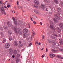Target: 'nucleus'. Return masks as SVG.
Returning <instances> with one entry per match:
<instances>
[{
	"label": "nucleus",
	"instance_id": "nucleus-1",
	"mask_svg": "<svg viewBox=\"0 0 63 63\" xmlns=\"http://www.w3.org/2000/svg\"><path fill=\"white\" fill-rule=\"evenodd\" d=\"M14 30L15 32V33H16L17 34L18 33V32L20 31V30L19 28H14Z\"/></svg>",
	"mask_w": 63,
	"mask_h": 63
},
{
	"label": "nucleus",
	"instance_id": "nucleus-2",
	"mask_svg": "<svg viewBox=\"0 0 63 63\" xmlns=\"http://www.w3.org/2000/svg\"><path fill=\"white\" fill-rule=\"evenodd\" d=\"M1 8L0 9V10H1V11L2 12H4V15H7V14L5 12V11L4 10V7L2 6H1Z\"/></svg>",
	"mask_w": 63,
	"mask_h": 63
},
{
	"label": "nucleus",
	"instance_id": "nucleus-3",
	"mask_svg": "<svg viewBox=\"0 0 63 63\" xmlns=\"http://www.w3.org/2000/svg\"><path fill=\"white\" fill-rule=\"evenodd\" d=\"M50 27L52 29H54V27L53 26V23H52V22L51 21L50 22Z\"/></svg>",
	"mask_w": 63,
	"mask_h": 63
},
{
	"label": "nucleus",
	"instance_id": "nucleus-4",
	"mask_svg": "<svg viewBox=\"0 0 63 63\" xmlns=\"http://www.w3.org/2000/svg\"><path fill=\"white\" fill-rule=\"evenodd\" d=\"M4 47L6 48H8L10 47V44L9 43L5 44V45Z\"/></svg>",
	"mask_w": 63,
	"mask_h": 63
},
{
	"label": "nucleus",
	"instance_id": "nucleus-5",
	"mask_svg": "<svg viewBox=\"0 0 63 63\" xmlns=\"http://www.w3.org/2000/svg\"><path fill=\"white\" fill-rule=\"evenodd\" d=\"M23 32L24 34H26L28 32V30L27 29H25L23 30Z\"/></svg>",
	"mask_w": 63,
	"mask_h": 63
},
{
	"label": "nucleus",
	"instance_id": "nucleus-6",
	"mask_svg": "<svg viewBox=\"0 0 63 63\" xmlns=\"http://www.w3.org/2000/svg\"><path fill=\"white\" fill-rule=\"evenodd\" d=\"M13 51V50L12 48H10L9 49V52L10 54H12V52Z\"/></svg>",
	"mask_w": 63,
	"mask_h": 63
},
{
	"label": "nucleus",
	"instance_id": "nucleus-7",
	"mask_svg": "<svg viewBox=\"0 0 63 63\" xmlns=\"http://www.w3.org/2000/svg\"><path fill=\"white\" fill-rule=\"evenodd\" d=\"M60 27L61 28H63V24L62 23H60L59 24Z\"/></svg>",
	"mask_w": 63,
	"mask_h": 63
},
{
	"label": "nucleus",
	"instance_id": "nucleus-8",
	"mask_svg": "<svg viewBox=\"0 0 63 63\" xmlns=\"http://www.w3.org/2000/svg\"><path fill=\"white\" fill-rule=\"evenodd\" d=\"M52 44L54 46L56 44V41L55 40H53L52 41Z\"/></svg>",
	"mask_w": 63,
	"mask_h": 63
},
{
	"label": "nucleus",
	"instance_id": "nucleus-9",
	"mask_svg": "<svg viewBox=\"0 0 63 63\" xmlns=\"http://www.w3.org/2000/svg\"><path fill=\"white\" fill-rule=\"evenodd\" d=\"M54 56H55V55L52 54H50L49 55L50 58H53V57H54Z\"/></svg>",
	"mask_w": 63,
	"mask_h": 63
},
{
	"label": "nucleus",
	"instance_id": "nucleus-10",
	"mask_svg": "<svg viewBox=\"0 0 63 63\" xmlns=\"http://www.w3.org/2000/svg\"><path fill=\"white\" fill-rule=\"evenodd\" d=\"M34 11L35 13L37 14H40L39 12L37 10H34Z\"/></svg>",
	"mask_w": 63,
	"mask_h": 63
},
{
	"label": "nucleus",
	"instance_id": "nucleus-11",
	"mask_svg": "<svg viewBox=\"0 0 63 63\" xmlns=\"http://www.w3.org/2000/svg\"><path fill=\"white\" fill-rule=\"evenodd\" d=\"M3 41L2 42V43L5 44V43H6V42L7 41V40H6V39L5 38H4Z\"/></svg>",
	"mask_w": 63,
	"mask_h": 63
},
{
	"label": "nucleus",
	"instance_id": "nucleus-12",
	"mask_svg": "<svg viewBox=\"0 0 63 63\" xmlns=\"http://www.w3.org/2000/svg\"><path fill=\"white\" fill-rule=\"evenodd\" d=\"M14 45L15 46V47H16L18 45V44L16 42L14 41Z\"/></svg>",
	"mask_w": 63,
	"mask_h": 63
},
{
	"label": "nucleus",
	"instance_id": "nucleus-13",
	"mask_svg": "<svg viewBox=\"0 0 63 63\" xmlns=\"http://www.w3.org/2000/svg\"><path fill=\"white\" fill-rule=\"evenodd\" d=\"M34 3L36 5H39V2L37 1V0H35L34 1Z\"/></svg>",
	"mask_w": 63,
	"mask_h": 63
},
{
	"label": "nucleus",
	"instance_id": "nucleus-14",
	"mask_svg": "<svg viewBox=\"0 0 63 63\" xmlns=\"http://www.w3.org/2000/svg\"><path fill=\"white\" fill-rule=\"evenodd\" d=\"M7 24L8 26L9 27H11V24L10 22H8L7 23Z\"/></svg>",
	"mask_w": 63,
	"mask_h": 63
},
{
	"label": "nucleus",
	"instance_id": "nucleus-15",
	"mask_svg": "<svg viewBox=\"0 0 63 63\" xmlns=\"http://www.w3.org/2000/svg\"><path fill=\"white\" fill-rule=\"evenodd\" d=\"M3 27L4 29H6V30H8V27L7 26H4Z\"/></svg>",
	"mask_w": 63,
	"mask_h": 63
},
{
	"label": "nucleus",
	"instance_id": "nucleus-16",
	"mask_svg": "<svg viewBox=\"0 0 63 63\" xmlns=\"http://www.w3.org/2000/svg\"><path fill=\"white\" fill-rule=\"evenodd\" d=\"M59 43L61 45H62V46L63 45V40H61V41H60Z\"/></svg>",
	"mask_w": 63,
	"mask_h": 63
},
{
	"label": "nucleus",
	"instance_id": "nucleus-17",
	"mask_svg": "<svg viewBox=\"0 0 63 63\" xmlns=\"http://www.w3.org/2000/svg\"><path fill=\"white\" fill-rule=\"evenodd\" d=\"M57 11L59 12H61V9L60 8H58L57 9Z\"/></svg>",
	"mask_w": 63,
	"mask_h": 63
},
{
	"label": "nucleus",
	"instance_id": "nucleus-18",
	"mask_svg": "<svg viewBox=\"0 0 63 63\" xmlns=\"http://www.w3.org/2000/svg\"><path fill=\"white\" fill-rule=\"evenodd\" d=\"M41 7L42 9H44V8L46 7V5L41 4Z\"/></svg>",
	"mask_w": 63,
	"mask_h": 63
},
{
	"label": "nucleus",
	"instance_id": "nucleus-19",
	"mask_svg": "<svg viewBox=\"0 0 63 63\" xmlns=\"http://www.w3.org/2000/svg\"><path fill=\"white\" fill-rule=\"evenodd\" d=\"M19 61V58H17L16 59V62L18 63V62Z\"/></svg>",
	"mask_w": 63,
	"mask_h": 63
},
{
	"label": "nucleus",
	"instance_id": "nucleus-20",
	"mask_svg": "<svg viewBox=\"0 0 63 63\" xmlns=\"http://www.w3.org/2000/svg\"><path fill=\"white\" fill-rule=\"evenodd\" d=\"M53 20L54 21V22H56H56H57V18H53Z\"/></svg>",
	"mask_w": 63,
	"mask_h": 63
},
{
	"label": "nucleus",
	"instance_id": "nucleus-21",
	"mask_svg": "<svg viewBox=\"0 0 63 63\" xmlns=\"http://www.w3.org/2000/svg\"><path fill=\"white\" fill-rule=\"evenodd\" d=\"M17 51H16V50H15L14 51V54L15 55H16L17 54Z\"/></svg>",
	"mask_w": 63,
	"mask_h": 63
},
{
	"label": "nucleus",
	"instance_id": "nucleus-22",
	"mask_svg": "<svg viewBox=\"0 0 63 63\" xmlns=\"http://www.w3.org/2000/svg\"><path fill=\"white\" fill-rule=\"evenodd\" d=\"M19 45L21 47H22V42H21L19 41Z\"/></svg>",
	"mask_w": 63,
	"mask_h": 63
},
{
	"label": "nucleus",
	"instance_id": "nucleus-23",
	"mask_svg": "<svg viewBox=\"0 0 63 63\" xmlns=\"http://www.w3.org/2000/svg\"><path fill=\"white\" fill-rule=\"evenodd\" d=\"M8 34L9 35L11 36V34H12V32L11 31H9L8 32Z\"/></svg>",
	"mask_w": 63,
	"mask_h": 63
},
{
	"label": "nucleus",
	"instance_id": "nucleus-24",
	"mask_svg": "<svg viewBox=\"0 0 63 63\" xmlns=\"http://www.w3.org/2000/svg\"><path fill=\"white\" fill-rule=\"evenodd\" d=\"M14 24H15V25H16V26H17V21H14Z\"/></svg>",
	"mask_w": 63,
	"mask_h": 63
},
{
	"label": "nucleus",
	"instance_id": "nucleus-25",
	"mask_svg": "<svg viewBox=\"0 0 63 63\" xmlns=\"http://www.w3.org/2000/svg\"><path fill=\"white\" fill-rule=\"evenodd\" d=\"M20 56V55L19 54H18L16 56V58H18Z\"/></svg>",
	"mask_w": 63,
	"mask_h": 63
},
{
	"label": "nucleus",
	"instance_id": "nucleus-26",
	"mask_svg": "<svg viewBox=\"0 0 63 63\" xmlns=\"http://www.w3.org/2000/svg\"><path fill=\"white\" fill-rule=\"evenodd\" d=\"M1 37H4V34L3 32H1Z\"/></svg>",
	"mask_w": 63,
	"mask_h": 63
},
{
	"label": "nucleus",
	"instance_id": "nucleus-27",
	"mask_svg": "<svg viewBox=\"0 0 63 63\" xmlns=\"http://www.w3.org/2000/svg\"><path fill=\"white\" fill-rule=\"evenodd\" d=\"M32 6L34 7V8H38V6H37V5H33Z\"/></svg>",
	"mask_w": 63,
	"mask_h": 63
},
{
	"label": "nucleus",
	"instance_id": "nucleus-28",
	"mask_svg": "<svg viewBox=\"0 0 63 63\" xmlns=\"http://www.w3.org/2000/svg\"><path fill=\"white\" fill-rule=\"evenodd\" d=\"M9 39L11 41H13V38H12V37H9Z\"/></svg>",
	"mask_w": 63,
	"mask_h": 63
},
{
	"label": "nucleus",
	"instance_id": "nucleus-29",
	"mask_svg": "<svg viewBox=\"0 0 63 63\" xmlns=\"http://www.w3.org/2000/svg\"><path fill=\"white\" fill-rule=\"evenodd\" d=\"M54 16L55 17H57L58 16V15H57L56 14H54Z\"/></svg>",
	"mask_w": 63,
	"mask_h": 63
},
{
	"label": "nucleus",
	"instance_id": "nucleus-30",
	"mask_svg": "<svg viewBox=\"0 0 63 63\" xmlns=\"http://www.w3.org/2000/svg\"><path fill=\"white\" fill-rule=\"evenodd\" d=\"M23 37L24 38H26V34H23Z\"/></svg>",
	"mask_w": 63,
	"mask_h": 63
},
{
	"label": "nucleus",
	"instance_id": "nucleus-31",
	"mask_svg": "<svg viewBox=\"0 0 63 63\" xmlns=\"http://www.w3.org/2000/svg\"><path fill=\"white\" fill-rule=\"evenodd\" d=\"M18 33L20 35H21L22 34V32L19 31L18 32Z\"/></svg>",
	"mask_w": 63,
	"mask_h": 63
},
{
	"label": "nucleus",
	"instance_id": "nucleus-32",
	"mask_svg": "<svg viewBox=\"0 0 63 63\" xmlns=\"http://www.w3.org/2000/svg\"><path fill=\"white\" fill-rule=\"evenodd\" d=\"M58 19H60V17L59 16H58L57 17Z\"/></svg>",
	"mask_w": 63,
	"mask_h": 63
},
{
	"label": "nucleus",
	"instance_id": "nucleus-33",
	"mask_svg": "<svg viewBox=\"0 0 63 63\" xmlns=\"http://www.w3.org/2000/svg\"><path fill=\"white\" fill-rule=\"evenodd\" d=\"M54 2L55 3H56V4H58V1L57 0H54Z\"/></svg>",
	"mask_w": 63,
	"mask_h": 63
},
{
	"label": "nucleus",
	"instance_id": "nucleus-34",
	"mask_svg": "<svg viewBox=\"0 0 63 63\" xmlns=\"http://www.w3.org/2000/svg\"><path fill=\"white\" fill-rule=\"evenodd\" d=\"M21 27H22V28L24 27V25L23 24H22L21 25Z\"/></svg>",
	"mask_w": 63,
	"mask_h": 63
},
{
	"label": "nucleus",
	"instance_id": "nucleus-35",
	"mask_svg": "<svg viewBox=\"0 0 63 63\" xmlns=\"http://www.w3.org/2000/svg\"><path fill=\"white\" fill-rule=\"evenodd\" d=\"M28 27H29V28H30V25L29 24H28L27 25Z\"/></svg>",
	"mask_w": 63,
	"mask_h": 63
},
{
	"label": "nucleus",
	"instance_id": "nucleus-36",
	"mask_svg": "<svg viewBox=\"0 0 63 63\" xmlns=\"http://www.w3.org/2000/svg\"><path fill=\"white\" fill-rule=\"evenodd\" d=\"M31 45H32V43H30L28 45V46H29V47H31Z\"/></svg>",
	"mask_w": 63,
	"mask_h": 63
},
{
	"label": "nucleus",
	"instance_id": "nucleus-37",
	"mask_svg": "<svg viewBox=\"0 0 63 63\" xmlns=\"http://www.w3.org/2000/svg\"><path fill=\"white\" fill-rule=\"evenodd\" d=\"M12 19H13V20L14 22L16 21H15V18L14 17H13Z\"/></svg>",
	"mask_w": 63,
	"mask_h": 63
},
{
	"label": "nucleus",
	"instance_id": "nucleus-38",
	"mask_svg": "<svg viewBox=\"0 0 63 63\" xmlns=\"http://www.w3.org/2000/svg\"><path fill=\"white\" fill-rule=\"evenodd\" d=\"M7 7L8 8H10V7H11V5L10 4H8Z\"/></svg>",
	"mask_w": 63,
	"mask_h": 63
},
{
	"label": "nucleus",
	"instance_id": "nucleus-39",
	"mask_svg": "<svg viewBox=\"0 0 63 63\" xmlns=\"http://www.w3.org/2000/svg\"><path fill=\"white\" fill-rule=\"evenodd\" d=\"M27 40V41H28V40H30V38L29 37H27L26 39Z\"/></svg>",
	"mask_w": 63,
	"mask_h": 63
},
{
	"label": "nucleus",
	"instance_id": "nucleus-40",
	"mask_svg": "<svg viewBox=\"0 0 63 63\" xmlns=\"http://www.w3.org/2000/svg\"><path fill=\"white\" fill-rule=\"evenodd\" d=\"M36 44H37V45H38V41H37L36 42H35V45H36Z\"/></svg>",
	"mask_w": 63,
	"mask_h": 63
},
{
	"label": "nucleus",
	"instance_id": "nucleus-41",
	"mask_svg": "<svg viewBox=\"0 0 63 63\" xmlns=\"http://www.w3.org/2000/svg\"><path fill=\"white\" fill-rule=\"evenodd\" d=\"M57 57L58 58H61V56H59V55H57Z\"/></svg>",
	"mask_w": 63,
	"mask_h": 63
},
{
	"label": "nucleus",
	"instance_id": "nucleus-42",
	"mask_svg": "<svg viewBox=\"0 0 63 63\" xmlns=\"http://www.w3.org/2000/svg\"><path fill=\"white\" fill-rule=\"evenodd\" d=\"M35 16H36V15H35V14H34V15H33L32 16V17H35Z\"/></svg>",
	"mask_w": 63,
	"mask_h": 63
},
{
	"label": "nucleus",
	"instance_id": "nucleus-43",
	"mask_svg": "<svg viewBox=\"0 0 63 63\" xmlns=\"http://www.w3.org/2000/svg\"><path fill=\"white\" fill-rule=\"evenodd\" d=\"M33 18H34V19H36V18H37V16H34V17H33Z\"/></svg>",
	"mask_w": 63,
	"mask_h": 63
},
{
	"label": "nucleus",
	"instance_id": "nucleus-44",
	"mask_svg": "<svg viewBox=\"0 0 63 63\" xmlns=\"http://www.w3.org/2000/svg\"><path fill=\"white\" fill-rule=\"evenodd\" d=\"M45 36L43 35V36H42V39L43 40V39H44V38H45Z\"/></svg>",
	"mask_w": 63,
	"mask_h": 63
},
{
	"label": "nucleus",
	"instance_id": "nucleus-45",
	"mask_svg": "<svg viewBox=\"0 0 63 63\" xmlns=\"http://www.w3.org/2000/svg\"><path fill=\"white\" fill-rule=\"evenodd\" d=\"M48 42L50 44L51 43V41L50 40H48Z\"/></svg>",
	"mask_w": 63,
	"mask_h": 63
},
{
	"label": "nucleus",
	"instance_id": "nucleus-46",
	"mask_svg": "<svg viewBox=\"0 0 63 63\" xmlns=\"http://www.w3.org/2000/svg\"><path fill=\"white\" fill-rule=\"evenodd\" d=\"M0 6L2 5V1H0Z\"/></svg>",
	"mask_w": 63,
	"mask_h": 63
},
{
	"label": "nucleus",
	"instance_id": "nucleus-47",
	"mask_svg": "<svg viewBox=\"0 0 63 63\" xmlns=\"http://www.w3.org/2000/svg\"><path fill=\"white\" fill-rule=\"evenodd\" d=\"M32 34H33V35H35V33L34 32H32Z\"/></svg>",
	"mask_w": 63,
	"mask_h": 63
},
{
	"label": "nucleus",
	"instance_id": "nucleus-48",
	"mask_svg": "<svg viewBox=\"0 0 63 63\" xmlns=\"http://www.w3.org/2000/svg\"><path fill=\"white\" fill-rule=\"evenodd\" d=\"M7 2H8V1H6L5 3V4H7L8 3Z\"/></svg>",
	"mask_w": 63,
	"mask_h": 63
},
{
	"label": "nucleus",
	"instance_id": "nucleus-49",
	"mask_svg": "<svg viewBox=\"0 0 63 63\" xmlns=\"http://www.w3.org/2000/svg\"><path fill=\"white\" fill-rule=\"evenodd\" d=\"M33 23L34 24H36V22H35V21H33Z\"/></svg>",
	"mask_w": 63,
	"mask_h": 63
},
{
	"label": "nucleus",
	"instance_id": "nucleus-50",
	"mask_svg": "<svg viewBox=\"0 0 63 63\" xmlns=\"http://www.w3.org/2000/svg\"><path fill=\"white\" fill-rule=\"evenodd\" d=\"M61 5L62 6H63V2H62L61 3Z\"/></svg>",
	"mask_w": 63,
	"mask_h": 63
},
{
	"label": "nucleus",
	"instance_id": "nucleus-51",
	"mask_svg": "<svg viewBox=\"0 0 63 63\" xmlns=\"http://www.w3.org/2000/svg\"><path fill=\"white\" fill-rule=\"evenodd\" d=\"M46 52H47V51H48V50H47V48H46Z\"/></svg>",
	"mask_w": 63,
	"mask_h": 63
},
{
	"label": "nucleus",
	"instance_id": "nucleus-52",
	"mask_svg": "<svg viewBox=\"0 0 63 63\" xmlns=\"http://www.w3.org/2000/svg\"><path fill=\"white\" fill-rule=\"evenodd\" d=\"M12 12H13V14H14V13H15V11H12Z\"/></svg>",
	"mask_w": 63,
	"mask_h": 63
},
{
	"label": "nucleus",
	"instance_id": "nucleus-53",
	"mask_svg": "<svg viewBox=\"0 0 63 63\" xmlns=\"http://www.w3.org/2000/svg\"><path fill=\"white\" fill-rule=\"evenodd\" d=\"M59 50H60V51H62V50H63V49H59Z\"/></svg>",
	"mask_w": 63,
	"mask_h": 63
},
{
	"label": "nucleus",
	"instance_id": "nucleus-54",
	"mask_svg": "<svg viewBox=\"0 0 63 63\" xmlns=\"http://www.w3.org/2000/svg\"><path fill=\"white\" fill-rule=\"evenodd\" d=\"M54 35L55 36H56V37H58V36L56 34H55Z\"/></svg>",
	"mask_w": 63,
	"mask_h": 63
},
{
	"label": "nucleus",
	"instance_id": "nucleus-55",
	"mask_svg": "<svg viewBox=\"0 0 63 63\" xmlns=\"http://www.w3.org/2000/svg\"><path fill=\"white\" fill-rule=\"evenodd\" d=\"M31 20H32V21H33V19H32V18H31Z\"/></svg>",
	"mask_w": 63,
	"mask_h": 63
},
{
	"label": "nucleus",
	"instance_id": "nucleus-56",
	"mask_svg": "<svg viewBox=\"0 0 63 63\" xmlns=\"http://www.w3.org/2000/svg\"><path fill=\"white\" fill-rule=\"evenodd\" d=\"M19 8L20 9H21L22 7H19Z\"/></svg>",
	"mask_w": 63,
	"mask_h": 63
},
{
	"label": "nucleus",
	"instance_id": "nucleus-57",
	"mask_svg": "<svg viewBox=\"0 0 63 63\" xmlns=\"http://www.w3.org/2000/svg\"><path fill=\"white\" fill-rule=\"evenodd\" d=\"M17 4L18 5V1H17Z\"/></svg>",
	"mask_w": 63,
	"mask_h": 63
},
{
	"label": "nucleus",
	"instance_id": "nucleus-58",
	"mask_svg": "<svg viewBox=\"0 0 63 63\" xmlns=\"http://www.w3.org/2000/svg\"><path fill=\"white\" fill-rule=\"evenodd\" d=\"M46 3H48V1L47 0H46Z\"/></svg>",
	"mask_w": 63,
	"mask_h": 63
},
{
	"label": "nucleus",
	"instance_id": "nucleus-59",
	"mask_svg": "<svg viewBox=\"0 0 63 63\" xmlns=\"http://www.w3.org/2000/svg\"><path fill=\"white\" fill-rule=\"evenodd\" d=\"M12 57H13V58H15V56H14V55H13Z\"/></svg>",
	"mask_w": 63,
	"mask_h": 63
},
{
	"label": "nucleus",
	"instance_id": "nucleus-60",
	"mask_svg": "<svg viewBox=\"0 0 63 63\" xmlns=\"http://www.w3.org/2000/svg\"><path fill=\"white\" fill-rule=\"evenodd\" d=\"M45 56H44V55H43L41 57H42V58H43Z\"/></svg>",
	"mask_w": 63,
	"mask_h": 63
},
{
	"label": "nucleus",
	"instance_id": "nucleus-61",
	"mask_svg": "<svg viewBox=\"0 0 63 63\" xmlns=\"http://www.w3.org/2000/svg\"><path fill=\"white\" fill-rule=\"evenodd\" d=\"M40 23L41 25H42V22H40Z\"/></svg>",
	"mask_w": 63,
	"mask_h": 63
},
{
	"label": "nucleus",
	"instance_id": "nucleus-62",
	"mask_svg": "<svg viewBox=\"0 0 63 63\" xmlns=\"http://www.w3.org/2000/svg\"><path fill=\"white\" fill-rule=\"evenodd\" d=\"M4 8H7V6H4Z\"/></svg>",
	"mask_w": 63,
	"mask_h": 63
},
{
	"label": "nucleus",
	"instance_id": "nucleus-63",
	"mask_svg": "<svg viewBox=\"0 0 63 63\" xmlns=\"http://www.w3.org/2000/svg\"><path fill=\"white\" fill-rule=\"evenodd\" d=\"M41 50H43L44 49V48H42V49H41Z\"/></svg>",
	"mask_w": 63,
	"mask_h": 63
},
{
	"label": "nucleus",
	"instance_id": "nucleus-64",
	"mask_svg": "<svg viewBox=\"0 0 63 63\" xmlns=\"http://www.w3.org/2000/svg\"><path fill=\"white\" fill-rule=\"evenodd\" d=\"M61 59H63V57H61Z\"/></svg>",
	"mask_w": 63,
	"mask_h": 63
}]
</instances>
